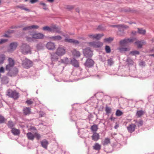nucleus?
Returning a JSON list of instances; mask_svg holds the SVG:
<instances>
[{
	"label": "nucleus",
	"instance_id": "obj_1",
	"mask_svg": "<svg viewBox=\"0 0 154 154\" xmlns=\"http://www.w3.org/2000/svg\"><path fill=\"white\" fill-rule=\"evenodd\" d=\"M31 47L26 43H22L20 46V51L21 53L24 55L31 54Z\"/></svg>",
	"mask_w": 154,
	"mask_h": 154
},
{
	"label": "nucleus",
	"instance_id": "obj_2",
	"mask_svg": "<svg viewBox=\"0 0 154 154\" xmlns=\"http://www.w3.org/2000/svg\"><path fill=\"white\" fill-rule=\"evenodd\" d=\"M42 30L51 32H56L58 33H61L60 27L56 25H52L51 27L48 26H44L42 27Z\"/></svg>",
	"mask_w": 154,
	"mask_h": 154
},
{
	"label": "nucleus",
	"instance_id": "obj_3",
	"mask_svg": "<svg viewBox=\"0 0 154 154\" xmlns=\"http://www.w3.org/2000/svg\"><path fill=\"white\" fill-rule=\"evenodd\" d=\"M19 94L16 91H12L10 89L8 90L6 92L7 95L13 98L14 100H17L19 98Z\"/></svg>",
	"mask_w": 154,
	"mask_h": 154
},
{
	"label": "nucleus",
	"instance_id": "obj_4",
	"mask_svg": "<svg viewBox=\"0 0 154 154\" xmlns=\"http://www.w3.org/2000/svg\"><path fill=\"white\" fill-rule=\"evenodd\" d=\"M66 51L65 47L60 45L56 49L55 52L58 56L61 57L66 54Z\"/></svg>",
	"mask_w": 154,
	"mask_h": 154
},
{
	"label": "nucleus",
	"instance_id": "obj_5",
	"mask_svg": "<svg viewBox=\"0 0 154 154\" xmlns=\"http://www.w3.org/2000/svg\"><path fill=\"white\" fill-rule=\"evenodd\" d=\"M22 65L23 68L28 69L32 66V62L26 58L22 61Z\"/></svg>",
	"mask_w": 154,
	"mask_h": 154
},
{
	"label": "nucleus",
	"instance_id": "obj_6",
	"mask_svg": "<svg viewBox=\"0 0 154 154\" xmlns=\"http://www.w3.org/2000/svg\"><path fill=\"white\" fill-rule=\"evenodd\" d=\"M8 63L5 67V69L8 70L11 69L14 66L15 64V61L14 60L11 58H9L8 60Z\"/></svg>",
	"mask_w": 154,
	"mask_h": 154
},
{
	"label": "nucleus",
	"instance_id": "obj_7",
	"mask_svg": "<svg viewBox=\"0 0 154 154\" xmlns=\"http://www.w3.org/2000/svg\"><path fill=\"white\" fill-rule=\"evenodd\" d=\"M89 46L94 48H99L101 47L103 44V43L100 41L92 42L88 43Z\"/></svg>",
	"mask_w": 154,
	"mask_h": 154
},
{
	"label": "nucleus",
	"instance_id": "obj_8",
	"mask_svg": "<svg viewBox=\"0 0 154 154\" xmlns=\"http://www.w3.org/2000/svg\"><path fill=\"white\" fill-rule=\"evenodd\" d=\"M18 45V43L16 42L11 43L7 50L9 52H12L15 50Z\"/></svg>",
	"mask_w": 154,
	"mask_h": 154
},
{
	"label": "nucleus",
	"instance_id": "obj_9",
	"mask_svg": "<svg viewBox=\"0 0 154 154\" xmlns=\"http://www.w3.org/2000/svg\"><path fill=\"white\" fill-rule=\"evenodd\" d=\"M83 52L84 56L86 57H91L93 55V51L89 47L83 49Z\"/></svg>",
	"mask_w": 154,
	"mask_h": 154
},
{
	"label": "nucleus",
	"instance_id": "obj_10",
	"mask_svg": "<svg viewBox=\"0 0 154 154\" xmlns=\"http://www.w3.org/2000/svg\"><path fill=\"white\" fill-rule=\"evenodd\" d=\"M7 75L11 77L16 76L18 72V69L16 68H14L8 70Z\"/></svg>",
	"mask_w": 154,
	"mask_h": 154
},
{
	"label": "nucleus",
	"instance_id": "obj_11",
	"mask_svg": "<svg viewBox=\"0 0 154 154\" xmlns=\"http://www.w3.org/2000/svg\"><path fill=\"white\" fill-rule=\"evenodd\" d=\"M134 41V38L125 39L121 40L120 41L119 44L121 45H125L128 44L129 43L133 42Z\"/></svg>",
	"mask_w": 154,
	"mask_h": 154
},
{
	"label": "nucleus",
	"instance_id": "obj_12",
	"mask_svg": "<svg viewBox=\"0 0 154 154\" xmlns=\"http://www.w3.org/2000/svg\"><path fill=\"white\" fill-rule=\"evenodd\" d=\"M94 61L90 59H87L85 63V65L88 67H91L94 64Z\"/></svg>",
	"mask_w": 154,
	"mask_h": 154
},
{
	"label": "nucleus",
	"instance_id": "obj_13",
	"mask_svg": "<svg viewBox=\"0 0 154 154\" xmlns=\"http://www.w3.org/2000/svg\"><path fill=\"white\" fill-rule=\"evenodd\" d=\"M44 36V35L41 33H34L32 35V38L34 39H42Z\"/></svg>",
	"mask_w": 154,
	"mask_h": 154
},
{
	"label": "nucleus",
	"instance_id": "obj_14",
	"mask_svg": "<svg viewBox=\"0 0 154 154\" xmlns=\"http://www.w3.org/2000/svg\"><path fill=\"white\" fill-rule=\"evenodd\" d=\"M47 48L50 50H53L55 49V45L54 43L51 42H48L46 44Z\"/></svg>",
	"mask_w": 154,
	"mask_h": 154
},
{
	"label": "nucleus",
	"instance_id": "obj_15",
	"mask_svg": "<svg viewBox=\"0 0 154 154\" xmlns=\"http://www.w3.org/2000/svg\"><path fill=\"white\" fill-rule=\"evenodd\" d=\"M38 28L39 26L37 25H33L25 27L23 29V31H26L32 29H37Z\"/></svg>",
	"mask_w": 154,
	"mask_h": 154
},
{
	"label": "nucleus",
	"instance_id": "obj_16",
	"mask_svg": "<svg viewBox=\"0 0 154 154\" xmlns=\"http://www.w3.org/2000/svg\"><path fill=\"white\" fill-rule=\"evenodd\" d=\"M136 125L133 124H131L127 127V129L129 132L131 133L135 131Z\"/></svg>",
	"mask_w": 154,
	"mask_h": 154
},
{
	"label": "nucleus",
	"instance_id": "obj_17",
	"mask_svg": "<svg viewBox=\"0 0 154 154\" xmlns=\"http://www.w3.org/2000/svg\"><path fill=\"white\" fill-rule=\"evenodd\" d=\"M51 59L52 62L53 61H57L59 59L58 56L56 54V52L53 53H50Z\"/></svg>",
	"mask_w": 154,
	"mask_h": 154
},
{
	"label": "nucleus",
	"instance_id": "obj_18",
	"mask_svg": "<svg viewBox=\"0 0 154 154\" xmlns=\"http://www.w3.org/2000/svg\"><path fill=\"white\" fill-rule=\"evenodd\" d=\"M71 64L75 67H78L79 66V63L77 60L73 58L71 61Z\"/></svg>",
	"mask_w": 154,
	"mask_h": 154
},
{
	"label": "nucleus",
	"instance_id": "obj_19",
	"mask_svg": "<svg viewBox=\"0 0 154 154\" xmlns=\"http://www.w3.org/2000/svg\"><path fill=\"white\" fill-rule=\"evenodd\" d=\"M71 52L73 56L77 57H79L80 56V52L77 51L75 49H73L71 51Z\"/></svg>",
	"mask_w": 154,
	"mask_h": 154
},
{
	"label": "nucleus",
	"instance_id": "obj_20",
	"mask_svg": "<svg viewBox=\"0 0 154 154\" xmlns=\"http://www.w3.org/2000/svg\"><path fill=\"white\" fill-rule=\"evenodd\" d=\"M50 39L53 41H57L60 40L62 39V37L60 35H57L55 36H52L50 37Z\"/></svg>",
	"mask_w": 154,
	"mask_h": 154
},
{
	"label": "nucleus",
	"instance_id": "obj_21",
	"mask_svg": "<svg viewBox=\"0 0 154 154\" xmlns=\"http://www.w3.org/2000/svg\"><path fill=\"white\" fill-rule=\"evenodd\" d=\"M145 111L142 110H138L136 113V116L138 117H140L145 113Z\"/></svg>",
	"mask_w": 154,
	"mask_h": 154
},
{
	"label": "nucleus",
	"instance_id": "obj_22",
	"mask_svg": "<svg viewBox=\"0 0 154 154\" xmlns=\"http://www.w3.org/2000/svg\"><path fill=\"white\" fill-rule=\"evenodd\" d=\"M93 133V134L92 136V139L95 141L98 140L99 138V134L97 133L96 132H94Z\"/></svg>",
	"mask_w": 154,
	"mask_h": 154
},
{
	"label": "nucleus",
	"instance_id": "obj_23",
	"mask_svg": "<svg viewBox=\"0 0 154 154\" xmlns=\"http://www.w3.org/2000/svg\"><path fill=\"white\" fill-rule=\"evenodd\" d=\"M30 109L29 107L24 108L23 110L24 115H26L30 114Z\"/></svg>",
	"mask_w": 154,
	"mask_h": 154
},
{
	"label": "nucleus",
	"instance_id": "obj_24",
	"mask_svg": "<svg viewBox=\"0 0 154 154\" xmlns=\"http://www.w3.org/2000/svg\"><path fill=\"white\" fill-rule=\"evenodd\" d=\"M11 131L12 133L15 135H18L20 133V131L18 129L14 128H12Z\"/></svg>",
	"mask_w": 154,
	"mask_h": 154
},
{
	"label": "nucleus",
	"instance_id": "obj_25",
	"mask_svg": "<svg viewBox=\"0 0 154 154\" xmlns=\"http://www.w3.org/2000/svg\"><path fill=\"white\" fill-rule=\"evenodd\" d=\"M98 129V125H94L92 126L91 128V131L93 133L96 132V131Z\"/></svg>",
	"mask_w": 154,
	"mask_h": 154
},
{
	"label": "nucleus",
	"instance_id": "obj_26",
	"mask_svg": "<svg viewBox=\"0 0 154 154\" xmlns=\"http://www.w3.org/2000/svg\"><path fill=\"white\" fill-rule=\"evenodd\" d=\"M1 80L2 82L5 84H7L9 82V79L6 76H3Z\"/></svg>",
	"mask_w": 154,
	"mask_h": 154
},
{
	"label": "nucleus",
	"instance_id": "obj_27",
	"mask_svg": "<svg viewBox=\"0 0 154 154\" xmlns=\"http://www.w3.org/2000/svg\"><path fill=\"white\" fill-rule=\"evenodd\" d=\"M118 29L119 31L117 32L118 35L120 36L123 35L125 34L123 29H122L121 27H120Z\"/></svg>",
	"mask_w": 154,
	"mask_h": 154
},
{
	"label": "nucleus",
	"instance_id": "obj_28",
	"mask_svg": "<svg viewBox=\"0 0 154 154\" xmlns=\"http://www.w3.org/2000/svg\"><path fill=\"white\" fill-rule=\"evenodd\" d=\"M27 138L29 140H33L35 137L34 135L31 132H29L26 134Z\"/></svg>",
	"mask_w": 154,
	"mask_h": 154
},
{
	"label": "nucleus",
	"instance_id": "obj_29",
	"mask_svg": "<svg viewBox=\"0 0 154 154\" xmlns=\"http://www.w3.org/2000/svg\"><path fill=\"white\" fill-rule=\"evenodd\" d=\"M138 32L140 34L144 35L146 33V30L145 29H144L142 28H138Z\"/></svg>",
	"mask_w": 154,
	"mask_h": 154
},
{
	"label": "nucleus",
	"instance_id": "obj_30",
	"mask_svg": "<svg viewBox=\"0 0 154 154\" xmlns=\"http://www.w3.org/2000/svg\"><path fill=\"white\" fill-rule=\"evenodd\" d=\"M105 146L104 148L105 149V151L107 152H111L112 150V146H111V148H110L109 149H108V148L109 147V145H104Z\"/></svg>",
	"mask_w": 154,
	"mask_h": 154
},
{
	"label": "nucleus",
	"instance_id": "obj_31",
	"mask_svg": "<svg viewBox=\"0 0 154 154\" xmlns=\"http://www.w3.org/2000/svg\"><path fill=\"white\" fill-rule=\"evenodd\" d=\"M5 58V56L3 54L0 55V64H2Z\"/></svg>",
	"mask_w": 154,
	"mask_h": 154
},
{
	"label": "nucleus",
	"instance_id": "obj_32",
	"mask_svg": "<svg viewBox=\"0 0 154 154\" xmlns=\"http://www.w3.org/2000/svg\"><path fill=\"white\" fill-rule=\"evenodd\" d=\"M118 50L120 52H123L124 51H129L130 50V49L128 48H124L121 47L118 48Z\"/></svg>",
	"mask_w": 154,
	"mask_h": 154
},
{
	"label": "nucleus",
	"instance_id": "obj_33",
	"mask_svg": "<svg viewBox=\"0 0 154 154\" xmlns=\"http://www.w3.org/2000/svg\"><path fill=\"white\" fill-rule=\"evenodd\" d=\"M123 114V112L119 109H117L116 113V115L117 116H120Z\"/></svg>",
	"mask_w": 154,
	"mask_h": 154
},
{
	"label": "nucleus",
	"instance_id": "obj_34",
	"mask_svg": "<svg viewBox=\"0 0 154 154\" xmlns=\"http://www.w3.org/2000/svg\"><path fill=\"white\" fill-rule=\"evenodd\" d=\"M104 34L102 33L101 34H97L95 35V39L97 40L100 39L101 37L103 36Z\"/></svg>",
	"mask_w": 154,
	"mask_h": 154
},
{
	"label": "nucleus",
	"instance_id": "obj_35",
	"mask_svg": "<svg viewBox=\"0 0 154 154\" xmlns=\"http://www.w3.org/2000/svg\"><path fill=\"white\" fill-rule=\"evenodd\" d=\"M145 43V42H142V43H141L140 42L137 41L135 42V43L137 44V47L138 48H141L143 45L142 43Z\"/></svg>",
	"mask_w": 154,
	"mask_h": 154
},
{
	"label": "nucleus",
	"instance_id": "obj_36",
	"mask_svg": "<svg viewBox=\"0 0 154 154\" xmlns=\"http://www.w3.org/2000/svg\"><path fill=\"white\" fill-rule=\"evenodd\" d=\"M8 127L10 128H12L14 126V124L13 122L11 121H9L8 123Z\"/></svg>",
	"mask_w": 154,
	"mask_h": 154
},
{
	"label": "nucleus",
	"instance_id": "obj_37",
	"mask_svg": "<svg viewBox=\"0 0 154 154\" xmlns=\"http://www.w3.org/2000/svg\"><path fill=\"white\" fill-rule=\"evenodd\" d=\"M93 148L95 150H99L101 149V145H95L93 146Z\"/></svg>",
	"mask_w": 154,
	"mask_h": 154
},
{
	"label": "nucleus",
	"instance_id": "obj_38",
	"mask_svg": "<svg viewBox=\"0 0 154 154\" xmlns=\"http://www.w3.org/2000/svg\"><path fill=\"white\" fill-rule=\"evenodd\" d=\"M107 61L108 64L110 66L113 64L114 63L112 59L111 58L108 59Z\"/></svg>",
	"mask_w": 154,
	"mask_h": 154
},
{
	"label": "nucleus",
	"instance_id": "obj_39",
	"mask_svg": "<svg viewBox=\"0 0 154 154\" xmlns=\"http://www.w3.org/2000/svg\"><path fill=\"white\" fill-rule=\"evenodd\" d=\"M136 123H137L138 126L139 127L142 126L143 124V121L141 119H140L139 121L137 122Z\"/></svg>",
	"mask_w": 154,
	"mask_h": 154
},
{
	"label": "nucleus",
	"instance_id": "obj_40",
	"mask_svg": "<svg viewBox=\"0 0 154 154\" xmlns=\"http://www.w3.org/2000/svg\"><path fill=\"white\" fill-rule=\"evenodd\" d=\"M105 49L106 53H110L111 52L110 48L109 46L106 45L105 46Z\"/></svg>",
	"mask_w": 154,
	"mask_h": 154
},
{
	"label": "nucleus",
	"instance_id": "obj_41",
	"mask_svg": "<svg viewBox=\"0 0 154 154\" xmlns=\"http://www.w3.org/2000/svg\"><path fill=\"white\" fill-rule=\"evenodd\" d=\"M130 54H132L133 55H135L139 54V52L137 51H131Z\"/></svg>",
	"mask_w": 154,
	"mask_h": 154
},
{
	"label": "nucleus",
	"instance_id": "obj_42",
	"mask_svg": "<svg viewBox=\"0 0 154 154\" xmlns=\"http://www.w3.org/2000/svg\"><path fill=\"white\" fill-rule=\"evenodd\" d=\"M75 8V6L68 5L66 7V8L69 10H71Z\"/></svg>",
	"mask_w": 154,
	"mask_h": 154
},
{
	"label": "nucleus",
	"instance_id": "obj_43",
	"mask_svg": "<svg viewBox=\"0 0 154 154\" xmlns=\"http://www.w3.org/2000/svg\"><path fill=\"white\" fill-rule=\"evenodd\" d=\"M111 109L109 107H108L107 106H106V107L105 110L107 114H109L111 112Z\"/></svg>",
	"mask_w": 154,
	"mask_h": 154
},
{
	"label": "nucleus",
	"instance_id": "obj_44",
	"mask_svg": "<svg viewBox=\"0 0 154 154\" xmlns=\"http://www.w3.org/2000/svg\"><path fill=\"white\" fill-rule=\"evenodd\" d=\"M40 5H42L44 7L43 8V9L45 10H47L48 9L46 7L47 6V5L45 3L42 2H40L39 3Z\"/></svg>",
	"mask_w": 154,
	"mask_h": 154
},
{
	"label": "nucleus",
	"instance_id": "obj_45",
	"mask_svg": "<svg viewBox=\"0 0 154 154\" xmlns=\"http://www.w3.org/2000/svg\"><path fill=\"white\" fill-rule=\"evenodd\" d=\"M127 62H128V63L130 64H133V60L130 58H128L127 60Z\"/></svg>",
	"mask_w": 154,
	"mask_h": 154
},
{
	"label": "nucleus",
	"instance_id": "obj_46",
	"mask_svg": "<svg viewBox=\"0 0 154 154\" xmlns=\"http://www.w3.org/2000/svg\"><path fill=\"white\" fill-rule=\"evenodd\" d=\"M113 40V38L111 37H109L107 38L104 39V41L106 42H109V41H112Z\"/></svg>",
	"mask_w": 154,
	"mask_h": 154
},
{
	"label": "nucleus",
	"instance_id": "obj_47",
	"mask_svg": "<svg viewBox=\"0 0 154 154\" xmlns=\"http://www.w3.org/2000/svg\"><path fill=\"white\" fill-rule=\"evenodd\" d=\"M110 143L109 139L108 138H106L104 141V144H107Z\"/></svg>",
	"mask_w": 154,
	"mask_h": 154
},
{
	"label": "nucleus",
	"instance_id": "obj_48",
	"mask_svg": "<svg viewBox=\"0 0 154 154\" xmlns=\"http://www.w3.org/2000/svg\"><path fill=\"white\" fill-rule=\"evenodd\" d=\"M62 63L66 64H67L69 62L68 59L67 57L65 58L64 60H62Z\"/></svg>",
	"mask_w": 154,
	"mask_h": 154
},
{
	"label": "nucleus",
	"instance_id": "obj_49",
	"mask_svg": "<svg viewBox=\"0 0 154 154\" xmlns=\"http://www.w3.org/2000/svg\"><path fill=\"white\" fill-rule=\"evenodd\" d=\"M5 120V118L2 116H0V123H3Z\"/></svg>",
	"mask_w": 154,
	"mask_h": 154
},
{
	"label": "nucleus",
	"instance_id": "obj_50",
	"mask_svg": "<svg viewBox=\"0 0 154 154\" xmlns=\"http://www.w3.org/2000/svg\"><path fill=\"white\" fill-rule=\"evenodd\" d=\"M8 41L7 39H0V45H2L5 42Z\"/></svg>",
	"mask_w": 154,
	"mask_h": 154
},
{
	"label": "nucleus",
	"instance_id": "obj_51",
	"mask_svg": "<svg viewBox=\"0 0 154 154\" xmlns=\"http://www.w3.org/2000/svg\"><path fill=\"white\" fill-rule=\"evenodd\" d=\"M41 144H48V143L46 140L44 139L41 141Z\"/></svg>",
	"mask_w": 154,
	"mask_h": 154
},
{
	"label": "nucleus",
	"instance_id": "obj_52",
	"mask_svg": "<svg viewBox=\"0 0 154 154\" xmlns=\"http://www.w3.org/2000/svg\"><path fill=\"white\" fill-rule=\"evenodd\" d=\"M72 39L70 38H65L64 39V41L66 42H68L70 43H72Z\"/></svg>",
	"mask_w": 154,
	"mask_h": 154
},
{
	"label": "nucleus",
	"instance_id": "obj_53",
	"mask_svg": "<svg viewBox=\"0 0 154 154\" xmlns=\"http://www.w3.org/2000/svg\"><path fill=\"white\" fill-rule=\"evenodd\" d=\"M26 103L28 105H31L33 103V102L31 100H26Z\"/></svg>",
	"mask_w": 154,
	"mask_h": 154
},
{
	"label": "nucleus",
	"instance_id": "obj_54",
	"mask_svg": "<svg viewBox=\"0 0 154 154\" xmlns=\"http://www.w3.org/2000/svg\"><path fill=\"white\" fill-rule=\"evenodd\" d=\"M72 43L75 44H78L79 43V41L76 40L72 39Z\"/></svg>",
	"mask_w": 154,
	"mask_h": 154
},
{
	"label": "nucleus",
	"instance_id": "obj_55",
	"mask_svg": "<svg viewBox=\"0 0 154 154\" xmlns=\"http://www.w3.org/2000/svg\"><path fill=\"white\" fill-rule=\"evenodd\" d=\"M120 27H121L122 29L124 28L127 29L129 28V27L128 26L124 24H120Z\"/></svg>",
	"mask_w": 154,
	"mask_h": 154
},
{
	"label": "nucleus",
	"instance_id": "obj_56",
	"mask_svg": "<svg viewBox=\"0 0 154 154\" xmlns=\"http://www.w3.org/2000/svg\"><path fill=\"white\" fill-rule=\"evenodd\" d=\"M34 136L36 138L37 140H39L41 137L40 135L37 133L35 134Z\"/></svg>",
	"mask_w": 154,
	"mask_h": 154
},
{
	"label": "nucleus",
	"instance_id": "obj_57",
	"mask_svg": "<svg viewBox=\"0 0 154 154\" xmlns=\"http://www.w3.org/2000/svg\"><path fill=\"white\" fill-rule=\"evenodd\" d=\"M88 36L91 38L95 39V35L93 34L88 35Z\"/></svg>",
	"mask_w": 154,
	"mask_h": 154
},
{
	"label": "nucleus",
	"instance_id": "obj_58",
	"mask_svg": "<svg viewBox=\"0 0 154 154\" xmlns=\"http://www.w3.org/2000/svg\"><path fill=\"white\" fill-rule=\"evenodd\" d=\"M30 2L31 4H34L38 2V0H30Z\"/></svg>",
	"mask_w": 154,
	"mask_h": 154
},
{
	"label": "nucleus",
	"instance_id": "obj_59",
	"mask_svg": "<svg viewBox=\"0 0 154 154\" xmlns=\"http://www.w3.org/2000/svg\"><path fill=\"white\" fill-rule=\"evenodd\" d=\"M5 72V69L3 67H1L0 68V73H3Z\"/></svg>",
	"mask_w": 154,
	"mask_h": 154
},
{
	"label": "nucleus",
	"instance_id": "obj_60",
	"mask_svg": "<svg viewBox=\"0 0 154 154\" xmlns=\"http://www.w3.org/2000/svg\"><path fill=\"white\" fill-rule=\"evenodd\" d=\"M111 27H116L119 29L120 27V25H111L109 26Z\"/></svg>",
	"mask_w": 154,
	"mask_h": 154
},
{
	"label": "nucleus",
	"instance_id": "obj_61",
	"mask_svg": "<svg viewBox=\"0 0 154 154\" xmlns=\"http://www.w3.org/2000/svg\"><path fill=\"white\" fill-rule=\"evenodd\" d=\"M27 40L29 41H32V37H29L28 36L26 37Z\"/></svg>",
	"mask_w": 154,
	"mask_h": 154
},
{
	"label": "nucleus",
	"instance_id": "obj_62",
	"mask_svg": "<svg viewBox=\"0 0 154 154\" xmlns=\"http://www.w3.org/2000/svg\"><path fill=\"white\" fill-rule=\"evenodd\" d=\"M45 115V113H44L43 112H40L39 115L40 117H42L44 116Z\"/></svg>",
	"mask_w": 154,
	"mask_h": 154
},
{
	"label": "nucleus",
	"instance_id": "obj_63",
	"mask_svg": "<svg viewBox=\"0 0 154 154\" xmlns=\"http://www.w3.org/2000/svg\"><path fill=\"white\" fill-rule=\"evenodd\" d=\"M140 65L141 66H144L145 65V63L144 62L141 61L139 63Z\"/></svg>",
	"mask_w": 154,
	"mask_h": 154
},
{
	"label": "nucleus",
	"instance_id": "obj_64",
	"mask_svg": "<svg viewBox=\"0 0 154 154\" xmlns=\"http://www.w3.org/2000/svg\"><path fill=\"white\" fill-rule=\"evenodd\" d=\"M14 31L13 30H9L7 32L9 33H12L14 32Z\"/></svg>",
	"mask_w": 154,
	"mask_h": 154
}]
</instances>
